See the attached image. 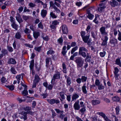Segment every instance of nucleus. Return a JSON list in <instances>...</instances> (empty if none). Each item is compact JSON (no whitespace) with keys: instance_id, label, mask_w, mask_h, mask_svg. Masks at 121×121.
Masks as SVG:
<instances>
[{"instance_id":"2f4dec72","label":"nucleus","mask_w":121,"mask_h":121,"mask_svg":"<svg viewBox=\"0 0 121 121\" xmlns=\"http://www.w3.org/2000/svg\"><path fill=\"white\" fill-rule=\"evenodd\" d=\"M78 47L77 46H76L73 48L72 49L71 52V54H73L75 51L78 49Z\"/></svg>"},{"instance_id":"f8f14e48","label":"nucleus","mask_w":121,"mask_h":121,"mask_svg":"<svg viewBox=\"0 0 121 121\" xmlns=\"http://www.w3.org/2000/svg\"><path fill=\"white\" fill-rule=\"evenodd\" d=\"M47 10L44 9L42 10L41 12V15L42 17L43 18H44L47 14Z\"/></svg>"},{"instance_id":"39448f33","label":"nucleus","mask_w":121,"mask_h":121,"mask_svg":"<svg viewBox=\"0 0 121 121\" xmlns=\"http://www.w3.org/2000/svg\"><path fill=\"white\" fill-rule=\"evenodd\" d=\"M61 28L62 29V31L63 34H67L68 33V28L65 25H62L61 27Z\"/></svg>"},{"instance_id":"0eeeda50","label":"nucleus","mask_w":121,"mask_h":121,"mask_svg":"<svg viewBox=\"0 0 121 121\" xmlns=\"http://www.w3.org/2000/svg\"><path fill=\"white\" fill-rule=\"evenodd\" d=\"M109 43L113 46H115L116 44L117 43V40L115 38H113L110 39Z\"/></svg>"},{"instance_id":"4c0bfd02","label":"nucleus","mask_w":121,"mask_h":121,"mask_svg":"<svg viewBox=\"0 0 121 121\" xmlns=\"http://www.w3.org/2000/svg\"><path fill=\"white\" fill-rule=\"evenodd\" d=\"M7 87L11 91L13 90L14 88V86L13 85L7 86Z\"/></svg>"},{"instance_id":"79ce46f5","label":"nucleus","mask_w":121,"mask_h":121,"mask_svg":"<svg viewBox=\"0 0 121 121\" xmlns=\"http://www.w3.org/2000/svg\"><path fill=\"white\" fill-rule=\"evenodd\" d=\"M24 32L26 34L30 33V30L29 29L26 28L24 30Z\"/></svg>"},{"instance_id":"603ef678","label":"nucleus","mask_w":121,"mask_h":121,"mask_svg":"<svg viewBox=\"0 0 121 121\" xmlns=\"http://www.w3.org/2000/svg\"><path fill=\"white\" fill-rule=\"evenodd\" d=\"M31 109V108L29 107H27L24 108V109L26 111H27V112H29Z\"/></svg>"},{"instance_id":"bf43d9fd","label":"nucleus","mask_w":121,"mask_h":121,"mask_svg":"<svg viewBox=\"0 0 121 121\" xmlns=\"http://www.w3.org/2000/svg\"><path fill=\"white\" fill-rule=\"evenodd\" d=\"M53 86L51 84L49 85L47 88L49 90H52V88Z\"/></svg>"},{"instance_id":"e433bc0d","label":"nucleus","mask_w":121,"mask_h":121,"mask_svg":"<svg viewBox=\"0 0 121 121\" xmlns=\"http://www.w3.org/2000/svg\"><path fill=\"white\" fill-rule=\"evenodd\" d=\"M59 94L62 99H65V97L64 95V92H60Z\"/></svg>"},{"instance_id":"4468645a","label":"nucleus","mask_w":121,"mask_h":121,"mask_svg":"<svg viewBox=\"0 0 121 121\" xmlns=\"http://www.w3.org/2000/svg\"><path fill=\"white\" fill-rule=\"evenodd\" d=\"M66 46H64L62 49V51L61 53L63 56H65L66 55L67 52V50H66Z\"/></svg>"},{"instance_id":"338daca9","label":"nucleus","mask_w":121,"mask_h":121,"mask_svg":"<svg viewBox=\"0 0 121 121\" xmlns=\"http://www.w3.org/2000/svg\"><path fill=\"white\" fill-rule=\"evenodd\" d=\"M22 17L23 19L25 20H26L29 18V17L28 16L24 15L22 16Z\"/></svg>"},{"instance_id":"f257e3e1","label":"nucleus","mask_w":121,"mask_h":121,"mask_svg":"<svg viewBox=\"0 0 121 121\" xmlns=\"http://www.w3.org/2000/svg\"><path fill=\"white\" fill-rule=\"evenodd\" d=\"M88 52V50L85 47L82 46L79 47V54L83 58L86 57L85 60L91 59V56L89 55V54L87 53Z\"/></svg>"},{"instance_id":"c756f323","label":"nucleus","mask_w":121,"mask_h":121,"mask_svg":"<svg viewBox=\"0 0 121 121\" xmlns=\"http://www.w3.org/2000/svg\"><path fill=\"white\" fill-rule=\"evenodd\" d=\"M39 80V76L35 74V79L34 81L38 83Z\"/></svg>"},{"instance_id":"c85d7f7f","label":"nucleus","mask_w":121,"mask_h":121,"mask_svg":"<svg viewBox=\"0 0 121 121\" xmlns=\"http://www.w3.org/2000/svg\"><path fill=\"white\" fill-rule=\"evenodd\" d=\"M10 71L11 73L13 74H16L17 73V72L15 68L13 67H12L11 68Z\"/></svg>"},{"instance_id":"5701e85b","label":"nucleus","mask_w":121,"mask_h":121,"mask_svg":"<svg viewBox=\"0 0 121 121\" xmlns=\"http://www.w3.org/2000/svg\"><path fill=\"white\" fill-rule=\"evenodd\" d=\"M87 13L88 14L87 16V17L90 19L92 20L94 17V15L91 14L89 11H88V10H87Z\"/></svg>"},{"instance_id":"bb28decb","label":"nucleus","mask_w":121,"mask_h":121,"mask_svg":"<svg viewBox=\"0 0 121 121\" xmlns=\"http://www.w3.org/2000/svg\"><path fill=\"white\" fill-rule=\"evenodd\" d=\"M50 58H47L45 60H46V66L47 68L48 66V65L49 63L50 62Z\"/></svg>"},{"instance_id":"b1692460","label":"nucleus","mask_w":121,"mask_h":121,"mask_svg":"<svg viewBox=\"0 0 121 121\" xmlns=\"http://www.w3.org/2000/svg\"><path fill=\"white\" fill-rule=\"evenodd\" d=\"M34 60H31L30 63V67L31 69H32L34 68Z\"/></svg>"},{"instance_id":"13d9d810","label":"nucleus","mask_w":121,"mask_h":121,"mask_svg":"<svg viewBox=\"0 0 121 121\" xmlns=\"http://www.w3.org/2000/svg\"><path fill=\"white\" fill-rule=\"evenodd\" d=\"M81 78H79L77 79L76 80V81L77 83L78 84H80L81 82Z\"/></svg>"},{"instance_id":"2eb2a0df","label":"nucleus","mask_w":121,"mask_h":121,"mask_svg":"<svg viewBox=\"0 0 121 121\" xmlns=\"http://www.w3.org/2000/svg\"><path fill=\"white\" fill-rule=\"evenodd\" d=\"M8 63L9 64H15L16 63V62L14 59L11 58L9 60Z\"/></svg>"},{"instance_id":"473e14b6","label":"nucleus","mask_w":121,"mask_h":121,"mask_svg":"<svg viewBox=\"0 0 121 121\" xmlns=\"http://www.w3.org/2000/svg\"><path fill=\"white\" fill-rule=\"evenodd\" d=\"M87 78L85 76H82L81 77V80L82 82H84L86 81Z\"/></svg>"},{"instance_id":"7c9ffc66","label":"nucleus","mask_w":121,"mask_h":121,"mask_svg":"<svg viewBox=\"0 0 121 121\" xmlns=\"http://www.w3.org/2000/svg\"><path fill=\"white\" fill-rule=\"evenodd\" d=\"M99 115L102 116L104 119L107 118V117L105 114L103 112H99L98 113Z\"/></svg>"},{"instance_id":"49530a36","label":"nucleus","mask_w":121,"mask_h":121,"mask_svg":"<svg viewBox=\"0 0 121 121\" xmlns=\"http://www.w3.org/2000/svg\"><path fill=\"white\" fill-rule=\"evenodd\" d=\"M6 81V78L4 77H3L1 79V82L2 83H5Z\"/></svg>"},{"instance_id":"20e7f679","label":"nucleus","mask_w":121,"mask_h":121,"mask_svg":"<svg viewBox=\"0 0 121 121\" xmlns=\"http://www.w3.org/2000/svg\"><path fill=\"white\" fill-rule=\"evenodd\" d=\"M47 101L49 103L52 104H53L55 103L57 104L59 103L60 102L59 100H56L54 99H47Z\"/></svg>"},{"instance_id":"8fccbe9b","label":"nucleus","mask_w":121,"mask_h":121,"mask_svg":"<svg viewBox=\"0 0 121 121\" xmlns=\"http://www.w3.org/2000/svg\"><path fill=\"white\" fill-rule=\"evenodd\" d=\"M58 23L59 22H58L57 21L55 20L52 22V24H53V25L56 26L57 25Z\"/></svg>"},{"instance_id":"58836bf2","label":"nucleus","mask_w":121,"mask_h":121,"mask_svg":"<svg viewBox=\"0 0 121 121\" xmlns=\"http://www.w3.org/2000/svg\"><path fill=\"white\" fill-rule=\"evenodd\" d=\"M8 51L10 52H12L13 51V49L12 47L9 46H7Z\"/></svg>"},{"instance_id":"052dcab7","label":"nucleus","mask_w":121,"mask_h":121,"mask_svg":"<svg viewBox=\"0 0 121 121\" xmlns=\"http://www.w3.org/2000/svg\"><path fill=\"white\" fill-rule=\"evenodd\" d=\"M58 41L60 44L62 43L63 41V40L62 38V37L58 39Z\"/></svg>"},{"instance_id":"4be33fe9","label":"nucleus","mask_w":121,"mask_h":121,"mask_svg":"<svg viewBox=\"0 0 121 121\" xmlns=\"http://www.w3.org/2000/svg\"><path fill=\"white\" fill-rule=\"evenodd\" d=\"M15 37L17 39H20L21 37V33L19 32H17L15 35Z\"/></svg>"},{"instance_id":"1a4fd4ad","label":"nucleus","mask_w":121,"mask_h":121,"mask_svg":"<svg viewBox=\"0 0 121 121\" xmlns=\"http://www.w3.org/2000/svg\"><path fill=\"white\" fill-rule=\"evenodd\" d=\"M79 97V95L76 93H74L72 95V100L71 103L73 101H75Z\"/></svg>"},{"instance_id":"f704fd0d","label":"nucleus","mask_w":121,"mask_h":121,"mask_svg":"<svg viewBox=\"0 0 121 121\" xmlns=\"http://www.w3.org/2000/svg\"><path fill=\"white\" fill-rule=\"evenodd\" d=\"M12 27L16 30H17V28L18 27V25L16 24L15 22H13L12 24Z\"/></svg>"},{"instance_id":"5fc2aeb1","label":"nucleus","mask_w":121,"mask_h":121,"mask_svg":"<svg viewBox=\"0 0 121 121\" xmlns=\"http://www.w3.org/2000/svg\"><path fill=\"white\" fill-rule=\"evenodd\" d=\"M118 39L119 41H121V32L118 30Z\"/></svg>"},{"instance_id":"a878e982","label":"nucleus","mask_w":121,"mask_h":121,"mask_svg":"<svg viewBox=\"0 0 121 121\" xmlns=\"http://www.w3.org/2000/svg\"><path fill=\"white\" fill-rule=\"evenodd\" d=\"M27 88H24V90L22 92V95H25L28 94V91L27 90Z\"/></svg>"},{"instance_id":"6e6d98bb","label":"nucleus","mask_w":121,"mask_h":121,"mask_svg":"<svg viewBox=\"0 0 121 121\" xmlns=\"http://www.w3.org/2000/svg\"><path fill=\"white\" fill-rule=\"evenodd\" d=\"M2 53L4 54L5 55L7 54L8 53L7 50L4 49H3L2 50Z\"/></svg>"},{"instance_id":"09e8293b","label":"nucleus","mask_w":121,"mask_h":121,"mask_svg":"<svg viewBox=\"0 0 121 121\" xmlns=\"http://www.w3.org/2000/svg\"><path fill=\"white\" fill-rule=\"evenodd\" d=\"M63 112L60 113V115L59 116V117L62 119H63V118L65 116V115L63 114Z\"/></svg>"},{"instance_id":"864d4df0","label":"nucleus","mask_w":121,"mask_h":121,"mask_svg":"<svg viewBox=\"0 0 121 121\" xmlns=\"http://www.w3.org/2000/svg\"><path fill=\"white\" fill-rule=\"evenodd\" d=\"M53 9H55V10L56 11L57 13H60V9H58L57 7H55Z\"/></svg>"},{"instance_id":"c03bdc74","label":"nucleus","mask_w":121,"mask_h":121,"mask_svg":"<svg viewBox=\"0 0 121 121\" xmlns=\"http://www.w3.org/2000/svg\"><path fill=\"white\" fill-rule=\"evenodd\" d=\"M103 99L104 101L106 102L107 103H108L110 102V99L104 97L103 98Z\"/></svg>"},{"instance_id":"9b49d317","label":"nucleus","mask_w":121,"mask_h":121,"mask_svg":"<svg viewBox=\"0 0 121 121\" xmlns=\"http://www.w3.org/2000/svg\"><path fill=\"white\" fill-rule=\"evenodd\" d=\"M91 36L95 40H96L97 38V33L96 32L92 31L91 32Z\"/></svg>"},{"instance_id":"ea45409f","label":"nucleus","mask_w":121,"mask_h":121,"mask_svg":"<svg viewBox=\"0 0 121 121\" xmlns=\"http://www.w3.org/2000/svg\"><path fill=\"white\" fill-rule=\"evenodd\" d=\"M98 86V89L100 90L103 89L104 88V86L102 84H99Z\"/></svg>"},{"instance_id":"9d476101","label":"nucleus","mask_w":121,"mask_h":121,"mask_svg":"<svg viewBox=\"0 0 121 121\" xmlns=\"http://www.w3.org/2000/svg\"><path fill=\"white\" fill-rule=\"evenodd\" d=\"M100 31L103 35H107V33L105 31V28L104 26L101 27L100 29Z\"/></svg>"},{"instance_id":"69168bd1","label":"nucleus","mask_w":121,"mask_h":121,"mask_svg":"<svg viewBox=\"0 0 121 121\" xmlns=\"http://www.w3.org/2000/svg\"><path fill=\"white\" fill-rule=\"evenodd\" d=\"M66 99L68 102H70L71 101V96L69 95L67 96Z\"/></svg>"},{"instance_id":"774afa93","label":"nucleus","mask_w":121,"mask_h":121,"mask_svg":"<svg viewBox=\"0 0 121 121\" xmlns=\"http://www.w3.org/2000/svg\"><path fill=\"white\" fill-rule=\"evenodd\" d=\"M42 37L43 39L46 41H48L49 39L48 36H47L45 37L43 36Z\"/></svg>"},{"instance_id":"f3484780","label":"nucleus","mask_w":121,"mask_h":121,"mask_svg":"<svg viewBox=\"0 0 121 121\" xmlns=\"http://www.w3.org/2000/svg\"><path fill=\"white\" fill-rule=\"evenodd\" d=\"M23 76L19 74L17 76L16 78L17 79V83L19 84L20 83V80L21 79H22Z\"/></svg>"},{"instance_id":"7ed1b4c3","label":"nucleus","mask_w":121,"mask_h":121,"mask_svg":"<svg viewBox=\"0 0 121 121\" xmlns=\"http://www.w3.org/2000/svg\"><path fill=\"white\" fill-rule=\"evenodd\" d=\"M60 72H57L54 74L53 77V78L52 79L51 81V83L52 84H54V82L55 81L56 79H57L60 78Z\"/></svg>"},{"instance_id":"a18cd8bd","label":"nucleus","mask_w":121,"mask_h":121,"mask_svg":"<svg viewBox=\"0 0 121 121\" xmlns=\"http://www.w3.org/2000/svg\"><path fill=\"white\" fill-rule=\"evenodd\" d=\"M106 54V52L105 51H103V52H101L99 53V54L102 57H104V56Z\"/></svg>"},{"instance_id":"393cba45","label":"nucleus","mask_w":121,"mask_h":121,"mask_svg":"<svg viewBox=\"0 0 121 121\" xmlns=\"http://www.w3.org/2000/svg\"><path fill=\"white\" fill-rule=\"evenodd\" d=\"M112 99L114 101L118 102L120 100L119 98L117 96L112 97Z\"/></svg>"},{"instance_id":"e2e57ef3","label":"nucleus","mask_w":121,"mask_h":121,"mask_svg":"<svg viewBox=\"0 0 121 121\" xmlns=\"http://www.w3.org/2000/svg\"><path fill=\"white\" fill-rule=\"evenodd\" d=\"M17 99L18 101H19V103H21L22 102H25L26 100V99H20L19 98H17Z\"/></svg>"},{"instance_id":"c9c22d12","label":"nucleus","mask_w":121,"mask_h":121,"mask_svg":"<svg viewBox=\"0 0 121 121\" xmlns=\"http://www.w3.org/2000/svg\"><path fill=\"white\" fill-rule=\"evenodd\" d=\"M16 18L17 20L20 23L21 22H22L23 21V20L22 19L21 17H16Z\"/></svg>"},{"instance_id":"dca6fc26","label":"nucleus","mask_w":121,"mask_h":121,"mask_svg":"<svg viewBox=\"0 0 121 121\" xmlns=\"http://www.w3.org/2000/svg\"><path fill=\"white\" fill-rule=\"evenodd\" d=\"M39 33L38 31H34L33 33V35L35 39H36L39 35Z\"/></svg>"},{"instance_id":"f03ea898","label":"nucleus","mask_w":121,"mask_h":121,"mask_svg":"<svg viewBox=\"0 0 121 121\" xmlns=\"http://www.w3.org/2000/svg\"><path fill=\"white\" fill-rule=\"evenodd\" d=\"M75 62L77 64L78 68L81 67L82 66L84 63V61L82 58L80 57H78L75 60Z\"/></svg>"},{"instance_id":"6e6552de","label":"nucleus","mask_w":121,"mask_h":121,"mask_svg":"<svg viewBox=\"0 0 121 121\" xmlns=\"http://www.w3.org/2000/svg\"><path fill=\"white\" fill-rule=\"evenodd\" d=\"M108 38L106 36L104 37V39L103 40L102 43L101 44L102 46H103L105 47L107 46V41L108 40Z\"/></svg>"},{"instance_id":"412c9836","label":"nucleus","mask_w":121,"mask_h":121,"mask_svg":"<svg viewBox=\"0 0 121 121\" xmlns=\"http://www.w3.org/2000/svg\"><path fill=\"white\" fill-rule=\"evenodd\" d=\"M86 83H85L83 84V86L82 87V90L83 92L85 94H86L87 91L86 89Z\"/></svg>"},{"instance_id":"cd10ccee","label":"nucleus","mask_w":121,"mask_h":121,"mask_svg":"<svg viewBox=\"0 0 121 121\" xmlns=\"http://www.w3.org/2000/svg\"><path fill=\"white\" fill-rule=\"evenodd\" d=\"M116 64L121 67V63L120 59H117L116 60Z\"/></svg>"},{"instance_id":"de8ad7c7","label":"nucleus","mask_w":121,"mask_h":121,"mask_svg":"<svg viewBox=\"0 0 121 121\" xmlns=\"http://www.w3.org/2000/svg\"><path fill=\"white\" fill-rule=\"evenodd\" d=\"M54 52L53 50H50L48 51L47 52V55H48L49 54H52L54 53Z\"/></svg>"},{"instance_id":"0e129e2a","label":"nucleus","mask_w":121,"mask_h":121,"mask_svg":"<svg viewBox=\"0 0 121 121\" xmlns=\"http://www.w3.org/2000/svg\"><path fill=\"white\" fill-rule=\"evenodd\" d=\"M50 4L51 6H52L53 8H54L56 6L54 5V4L53 2L52 1L50 2Z\"/></svg>"},{"instance_id":"37998d69","label":"nucleus","mask_w":121,"mask_h":121,"mask_svg":"<svg viewBox=\"0 0 121 121\" xmlns=\"http://www.w3.org/2000/svg\"><path fill=\"white\" fill-rule=\"evenodd\" d=\"M85 108V107H83L80 110V111L83 114H84V112L86 111V109Z\"/></svg>"},{"instance_id":"423d86ee","label":"nucleus","mask_w":121,"mask_h":121,"mask_svg":"<svg viewBox=\"0 0 121 121\" xmlns=\"http://www.w3.org/2000/svg\"><path fill=\"white\" fill-rule=\"evenodd\" d=\"M79 101L78 100L74 103L73 107L75 110H78L80 108V106L79 105Z\"/></svg>"},{"instance_id":"4d7b16f0","label":"nucleus","mask_w":121,"mask_h":121,"mask_svg":"<svg viewBox=\"0 0 121 121\" xmlns=\"http://www.w3.org/2000/svg\"><path fill=\"white\" fill-rule=\"evenodd\" d=\"M100 82L99 80L97 79L95 81V84L97 86H98L100 84Z\"/></svg>"},{"instance_id":"72a5a7b5","label":"nucleus","mask_w":121,"mask_h":121,"mask_svg":"<svg viewBox=\"0 0 121 121\" xmlns=\"http://www.w3.org/2000/svg\"><path fill=\"white\" fill-rule=\"evenodd\" d=\"M66 82L67 84L69 85H70L71 83V78H70L69 77H67L66 79Z\"/></svg>"},{"instance_id":"aec40b11","label":"nucleus","mask_w":121,"mask_h":121,"mask_svg":"<svg viewBox=\"0 0 121 121\" xmlns=\"http://www.w3.org/2000/svg\"><path fill=\"white\" fill-rule=\"evenodd\" d=\"M92 104L93 105H95L97 104H99L100 103V101L99 100H92Z\"/></svg>"},{"instance_id":"a211bd4d","label":"nucleus","mask_w":121,"mask_h":121,"mask_svg":"<svg viewBox=\"0 0 121 121\" xmlns=\"http://www.w3.org/2000/svg\"><path fill=\"white\" fill-rule=\"evenodd\" d=\"M89 35L85 36L82 38L83 40L85 43H87L89 38Z\"/></svg>"},{"instance_id":"ddd939ff","label":"nucleus","mask_w":121,"mask_h":121,"mask_svg":"<svg viewBox=\"0 0 121 121\" xmlns=\"http://www.w3.org/2000/svg\"><path fill=\"white\" fill-rule=\"evenodd\" d=\"M110 4L112 7H115L118 4V2L114 0H112V1H111Z\"/></svg>"},{"instance_id":"3c124183","label":"nucleus","mask_w":121,"mask_h":121,"mask_svg":"<svg viewBox=\"0 0 121 121\" xmlns=\"http://www.w3.org/2000/svg\"><path fill=\"white\" fill-rule=\"evenodd\" d=\"M80 34L82 38L86 36L85 35L86 33L85 31H82L80 33Z\"/></svg>"},{"instance_id":"a19ab883","label":"nucleus","mask_w":121,"mask_h":121,"mask_svg":"<svg viewBox=\"0 0 121 121\" xmlns=\"http://www.w3.org/2000/svg\"><path fill=\"white\" fill-rule=\"evenodd\" d=\"M35 67L36 68L37 70L39 71L41 69V66L40 65L36 64L35 65Z\"/></svg>"},{"instance_id":"6ab92c4d","label":"nucleus","mask_w":121,"mask_h":121,"mask_svg":"<svg viewBox=\"0 0 121 121\" xmlns=\"http://www.w3.org/2000/svg\"><path fill=\"white\" fill-rule=\"evenodd\" d=\"M50 17L52 18H56L57 17V16L54 13L53 11L51 12L50 13Z\"/></svg>"},{"instance_id":"680f3d73","label":"nucleus","mask_w":121,"mask_h":121,"mask_svg":"<svg viewBox=\"0 0 121 121\" xmlns=\"http://www.w3.org/2000/svg\"><path fill=\"white\" fill-rule=\"evenodd\" d=\"M41 48V47H35L34 49L36 51L39 52L40 51Z\"/></svg>"}]
</instances>
